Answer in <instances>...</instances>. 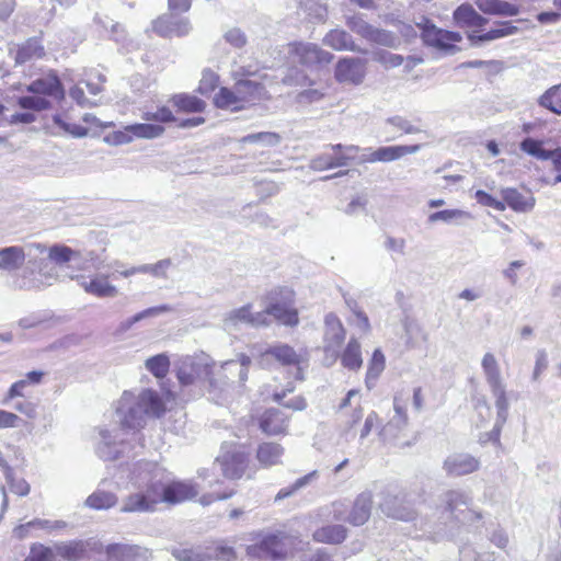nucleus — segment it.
<instances>
[{
	"instance_id": "nucleus-1",
	"label": "nucleus",
	"mask_w": 561,
	"mask_h": 561,
	"mask_svg": "<svg viewBox=\"0 0 561 561\" xmlns=\"http://www.w3.org/2000/svg\"><path fill=\"white\" fill-rule=\"evenodd\" d=\"M129 482L135 491L123 501V513L152 512L161 502L180 503L198 494L191 482L172 481L171 473L153 461L140 460L133 465Z\"/></svg>"
},
{
	"instance_id": "nucleus-2",
	"label": "nucleus",
	"mask_w": 561,
	"mask_h": 561,
	"mask_svg": "<svg viewBox=\"0 0 561 561\" xmlns=\"http://www.w3.org/2000/svg\"><path fill=\"white\" fill-rule=\"evenodd\" d=\"M165 412V404L161 396L151 389H142L137 394L125 391L116 409L119 417L121 428L112 431L105 427L99 430L100 442L96 445V455L105 460H114L124 453L125 439L118 438V433L130 430L133 437L142 447V435L140 430L145 427L148 419H159Z\"/></svg>"
},
{
	"instance_id": "nucleus-3",
	"label": "nucleus",
	"mask_w": 561,
	"mask_h": 561,
	"mask_svg": "<svg viewBox=\"0 0 561 561\" xmlns=\"http://www.w3.org/2000/svg\"><path fill=\"white\" fill-rule=\"evenodd\" d=\"M250 364V357L241 354L239 360H227L217 367L209 355L201 353L180 358L176 363V377L183 389L208 385L209 393L216 394L225 391L228 380L234 375L243 383L248 379Z\"/></svg>"
},
{
	"instance_id": "nucleus-4",
	"label": "nucleus",
	"mask_w": 561,
	"mask_h": 561,
	"mask_svg": "<svg viewBox=\"0 0 561 561\" xmlns=\"http://www.w3.org/2000/svg\"><path fill=\"white\" fill-rule=\"evenodd\" d=\"M481 368L485 378V382L490 388L492 397L494 398V405L496 408V421L494 424L493 433L497 439L501 430L508 417L510 401L506 391V383L501 375L500 364L493 353L488 352L483 355L481 359Z\"/></svg>"
},
{
	"instance_id": "nucleus-5",
	"label": "nucleus",
	"mask_w": 561,
	"mask_h": 561,
	"mask_svg": "<svg viewBox=\"0 0 561 561\" xmlns=\"http://www.w3.org/2000/svg\"><path fill=\"white\" fill-rule=\"evenodd\" d=\"M444 510L440 513V524L450 529L456 524L470 523L481 518V514L470 507L471 497L468 493L459 490H450L444 494Z\"/></svg>"
},
{
	"instance_id": "nucleus-6",
	"label": "nucleus",
	"mask_w": 561,
	"mask_h": 561,
	"mask_svg": "<svg viewBox=\"0 0 561 561\" xmlns=\"http://www.w3.org/2000/svg\"><path fill=\"white\" fill-rule=\"evenodd\" d=\"M293 546V540L284 533L265 534L257 541L247 547L250 558L280 560L284 559Z\"/></svg>"
},
{
	"instance_id": "nucleus-7",
	"label": "nucleus",
	"mask_w": 561,
	"mask_h": 561,
	"mask_svg": "<svg viewBox=\"0 0 561 561\" xmlns=\"http://www.w3.org/2000/svg\"><path fill=\"white\" fill-rule=\"evenodd\" d=\"M371 508L373 493L364 491L357 495L351 510L343 502L333 503L332 515L335 520H345L353 526H362L369 519Z\"/></svg>"
},
{
	"instance_id": "nucleus-8",
	"label": "nucleus",
	"mask_w": 561,
	"mask_h": 561,
	"mask_svg": "<svg viewBox=\"0 0 561 561\" xmlns=\"http://www.w3.org/2000/svg\"><path fill=\"white\" fill-rule=\"evenodd\" d=\"M267 312L285 325H296L298 323V312L294 308L293 290L279 288L271 291Z\"/></svg>"
},
{
	"instance_id": "nucleus-9",
	"label": "nucleus",
	"mask_w": 561,
	"mask_h": 561,
	"mask_svg": "<svg viewBox=\"0 0 561 561\" xmlns=\"http://www.w3.org/2000/svg\"><path fill=\"white\" fill-rule=\"evenodd\" d=\"M416 26L421 31V38L424 45L438 50L454 51L456 50L455 43L461 41L459 33L438 28L427 19H423Z\"/></svg>"
},
{
	"instance_id": "nucleus-10",
	"label": "nucleus",
	"mask_w": 561,
	"mask_h": 561,
	"mask_svg": "<svg viewBox=\"0 0 561 561\" xmlns=\"http://www.w3.org/2000/svg\"><path fill=\"white\" fill-rule=\"evenodd\" d=\"M290 57L308 68H318L328 65L333 54L321 49L317 44L296 42L288 45Z\"/></svg>"
},
{
	"instance_id": "nucleus-11",
	"label": "nucleus",
	"mask_w": 561,
	"mask_h": 561,
	"mask_svg": "<svg viewBox=\"0 0 561 561\" xmlns=\"http://www.w3.org/2000/svg\"><path fill=\"white\" fill-rule=\"evenodd\" d=\"M247 456L239 447L224 445L220 455L214 462V469H219L228 479H239L244 472Z\"/></svg>"
},
{
	"instance_id": "nucleus-12",
	"label": "nucleus",
	"mask_w": 561,
	"mask_h": 561,
	"mask_svg": "<svg viewBox=\"0 0 561 561\" xmlns=\"http://www.w3.org/2000/svg\"><path fill=\"white\" fill-rule=\"evenodd\" d=\"M47 257L58 265L72 262L75 263L73 266L79 271L85 270L88 263L99 267L95 264L98 256L93 251L81 252L64 244H54L47 249Z\"/></svg>"
},
{
	"instance_id": "nucleus-13",
	"label": "nucleus",
	"mask_w": 561,
	"mask_h": 561,
	"mask_svg": "<svg viewBox=\"0 0 561 561\" xmlns=\"http://www.w3.org/2000/svg\"><path fill=\"white\" fill-rule=\"evenodd\" d=\"M172 556L179 561H234L236 556L232 548L215 547L209 548L207 552L192 548H175Z\"/></svg>"
},
{
	"instance_id": "nucleus-14",
	"label": "nucleus",
	"mask_w": 561,
	"mask_h": 561,
	"mask_svg": "<svg viewBox=\"0 0 561 561\" xmlns=\"http://www.w3.org/2000/svg\"><path fill=\"white\" fill-rule=\"evenodd\" d=\"M106 274H95L91 277L83 275L76 276L80 287L89 295L98 298H114L118 295V289L111 284Z\"/></svg>"
},
{
	"instance_id": "nucleus-15",
	"label": "nucleus",
	"mask_w": 561,
	"mask_h": 561,
	"mask_svg": "<svg viewBox=\"0 0 561 561\" xmlns=\"http://www.w3.org/2000/svg\"><path fill=\"white\" fill-rule=\"evenodd\" d=\"M153 31L162 37L184 36L191 31V24L186 18L173 13L163 14L152 23Z\"/></svg>"
},
{
	"instance_id": "nucleus-16",
	"label": "nucleus",
	"mask_w": 561,
	"mask_h": 561,
	"mask_svg": "<svg viewBox=\"0 0 561 561\" xmlns=\"http://www.w3.org/2000/svg\"><path fill=\"white\" fill-rule=\"evenodd\" d=\"M267 358H273L283 366L294 367V378L296 380L304 379L302 370L300 368L301 355L298 354L291 346L287 344L274 345L264 352L263 359Z\"/></svg>"
},
{
	"instance_id": "nucleus-17",
	"label": "nucleus",
	"mask_w": 561,
	"mask_h": 561,
	"mask_svg": "<svg viewBox=\"0 0 561 561\" xmlns=\"http://www.w3.org/2000/svg\"><path fill=\"white\" fill-rule=\"evenodd\" d=\"M480 468V461L467 453L449 455L443 465V469L450 477H461L476 472Z\"/></svg>"
},
{
	"instance_id": "nucleus-18",
	"label": "nucleus",
	"mask_w": 561,
	"mask_h": 561,
	"mask_svg": "<svg viewBox=\"0 0 561 561\" xmlns=\"http://www.w3.org/2000/svg\"><path fill=\"white\" fill-rule=\"evenodd\" d=\"M366 73L365 64L360 58H343L335 67V79L342 83L359 84Z\"/></svg>"
},
{
	"instance_id": "nucleus-19",
	"label": "nucleus",
	"mask_w": 561,
	"mask_h": 561,
	"mask_svg": "<svg viewBox=\"0 0 561 561\" xmlns=\"http://www.w3.org/2000/svg\"><path fill=\"white\" fill-rule=\"evenodd\" d=\"M106 561H149L148 549L136 545L112 543L105 547Z\"/></svg>"
},
{
	"instance_id": "nucleus-20",
	"label": "nucleus",
	"mask_w": 561,
	"mask_h": 561,
	"mask_svg": "<svg viewBox=\"0 0 561 561\" xmlns=\"http://www.w3.org/2000/svg\"><path fill=\"white\" fill-rule=\"evenodd\" d=\"M380 508L387 516L394 519L409 522L415 517L414 510L399 494L386 493Z\"/></svg>"
},
{
	"instance_id": "nucleus-21",
	"label": "nucleus",
	"mask_w": 561,
	"mask_h": 561,
	"mask_svg": "<svg viewBox=\"0 0 561 561\" xmlns=\"http://www.w3.org/2000/svg\"><path fill=\"white\" fill-rule=\"evenodd\" d=\"M37 248L33 247H7L0 249V270L4 272H15L22 267L26 256H32Z\"/></svg>"
},
{
	"instance_id": "nucleus-22",
	"label": "nucleus",
	"mask_w": 561,
	"mask_h": 561,
	"mask_svg": "<svg viewBox=\"0 0 561 561\" xmlns=\"http://www.w3.org/2000/svg\"><path fill=\"white\" fill-rule=\"evenodd\" d=\"M421 149L420 145H398V146H388L380 147L369 154H365L362 157L363 162H391L398 160L407 154L416 153Z\"/></svg>"
},
{
	"instance_id": "nucleus-23",
	"label": "nucleus",
	"mask_w": 561,
	"mask_h": 561,
	"mask_svg": "<svg viewBox=\"0 0 561 561\" xmlns=\"http://www.w3.org/2000/svg\"><path fill=\"white\" fill-rule=\"evenodd\" d=\"M27 91L37 95H49L56 100L64 99L65 92L57 76L49 75L33 81Z\"/></svg>"
},
{
	"instance_id": "nucleus-24",
	"label": "nucleus",
	"mask_w": 561,
	"mask_h": 561,
	"mask_svg": "<svg viewBox=\"0 0 561 561\" xmlns=\"http://www.w3.org/2000/svg\"><path fill=\"white\" fill-rule=\"evenodd\" d=\"M288 416L278 409L266 410L260 420L261 430L267 435H278L286 432Z\"/></svg>"
},
{
	"instance_id": "nucleus-25",
	"label": "nucleus",
	"mask_w": 561,
	"mask_h": 561,
	"mask_svg": "<svg viewBox=\"0 0 561 561\" xmlns=\"http://www.w3.org/2000/svg\"><path fill=\"white\" fill-rule=\"evenodd\" d=\"M325 333H324V341H325V348L328 351H335L341 346L345 339V330L343 328V324L341 323L340 319L333 314L329 313L325 316Z\"/></svg>"
},
{
	"instance_id": "nucleus-26",
	"label": "nucleus",
	"mask_w": 561,
	"mask_h": 561,
	"mask_svg": "<svg viewBox=\"0 0 561 561\" xmlns=\"http://www.w3.org/2000/svg\"><path fill=\"white\" fill-rule=\"evenodd\" d=\"M393 416L379 431V435L383 438L388 436L394 437L398 432L408 425L409 417L407 409L397 397L393 399Z\"/></svg>"
},
{
	"instance_id": "nucleus-27",
	"label": "nucleus",
	"mask_w": 561,
	"mask_h": 561,
	"mask_svg": "<svg viewBox=\"0 0 561 561\" xmlns=\"http://www.w3.org/2000/svg\"><path fill=\"white\" fill-rule=\"evenodd\" d=\"M517 31V26L513 25L512 22L502 21L496 23L495 28H492L481 35H477L476 33L469 34L468 38L472 46H481L485 42L514 35Z\"/></svg>"
},
{
	"instance_id": "nucleus-28",
	"label": "nucleus",
	"mask_w": 561,
	"mask_h": 561,
	"mask_svg": "<svg viewBox=\"0 0 561 561\" xmlns=\"http://www.w3.org/2000/svg\"><path fill=\"white\" fill-rule=\"evenodd\" d=\"M503 203L515 211L528 213L535 207L536 199L531 193L522 194L516 188L502 191Z\"/></svg>"
},
{
	"instance_id": "nucleus-29",
	"label": "nucleus",
	"mask_w": 561,
	"mask_h": 561,
	"mask_svg": "<svg viewBox=\"0 0 561 561\" xmlns=\"http://www.w3.org/2000/svg\"><path fill=\"white\" fill-rule=\"evenodd\" d=\"M234 88L239 95V100L244 104V108L260 101L265 92V88L262 83L252 80H238L234 83Z\"/></svg>"
},
{
	"instance_id": "nucleus-30",
	"label": "nucleus",
	"mask_w": 561,
	"mask_h": 561,
	"mask_svg": "<svg viewBox=\"0 0 561 561\" xmlns=\"http://www.w3.org/2000/svg\"><path fill=\"white\" fill-rule=\"evenodd\" d=\"M285 449L280 444L266 442L259 445L256 459L264 468H270L282 462Z\"/></svg>"
},
{
	"instance_id": "nucleus-31",
	"label": "nucleus",
	"mask_w": 561,
	"mask_h": 561,
	"mask_svg": "<svg viewBox=\"0 0 561 561\" xmlns=\"http://www.w3.org/2000/svg\"><path fill=\"white\" fill-rule=\"evenodd\" d=\"M252 305L247 304L240 308L226 312L222 317V328L227 332L239 330L240 325H250Z\"/></svg>"
},
{
	"instance_id": "nucleus-32",
	"label": "nucleus",
	"mask_w": 561,
	"mask_h": 561,
	"mask_svg": "<svg viewBox=\"0 0 561 561\" xmlns=\"http://www.w3.org/2000/svg\"><path fill=\"white\" fill-rule=\"evenodd\" d=\"M474 3L485 14L514 16L519 12L517 5L503 0H476Z\"/></svg>"
},
{
	"instance_id": "nucleus-33",
	"label": "nucleus",
	"mask_w": 561,
	"mask_h": 561,
	"mask_svg": "<svg viewBox=\"0 0 561 561\" xmlns=\"http://www.w3.org/2000/svg\"><path fill=\"white\" fill-rule=\"evenodd\" d=\"M454 19L457 25L463 26H482L488 20L480 15L471 4L463 3L454 12Z\"/></svg>"
},
{
	"instance_id": "nucleus-34",
	"label": "nucleus",
	"mask_w": 561,
	"mask_h": 561,
	"mask_svg": "<svg viewBox=\"0 0 561 561\" xmlns=\"http://www.w3.org/2000/svg\"><path fill=\"white\" fill-rule=\"evenodd\" d=\"M347 529L342 525H328L313 533V539L318 542L337 545L345 540Z\"/></svg>"
},
{
	"instance_id": "nucleus-35",
	"label": "nucleus",
	"mask_w": 561,
	"mask_h": 561,
	"mask_svg": "<svg viewBox=\"0 0 561 561\" xmlns=\"http://www.w3.org/2000/svg\"><path fill=\"white\" fill-rule=\"evenodd\" d=\"M323 43L335 50L358 51L353 37L343 30H332L323 38Z\"/></svg>"
},
{
	"instance_id": "nucleus-36",
	"label": "nucleus",
	"mask_w": 561,
	"mask_h": 561,
	"mask_svg": "<svg viewBox=\"0 0 561 561\" xmlns=\"http://www.w3.org/2000/svg\"><path fill=\"white\" fill-rule=\"evenodd\" d=\"M170 102L181 112L201 113L205 110L206 103L195 95L186 93L174 94Z\"/></svg>"
},
{
	"instance_id": "nucleus-37",
	"label": "nucleus",
	"mask_w": 561,
	"mask_h": 561,
	"mask_svg": "<svg viewBox=\"0 0 561 561\" xmlns=\"http://www.w3.org/2000/svg\"><path fill=\"white\" fill-rule=\"evenodd\" d=\"M386 366V358L382 352L377 348L374 351L373 356L369 360L365 383L366 387L370 390L376 386L377 379L383 371Z\"/></svg>"
},
{
	"instance_id": "nucleus-38",
	"label": "nucleus",
	"mask_w": 561,
	"mask_h": 561,
	"mask_svg": "<svg viewBox=\"0 0 561 561\" xmlns=\"http://www.w3.org/2000/svg\"><path fill=\"white\" fill-rule=\"evenodd\" d=\"M539 106L561 115V83L550 87L538 98Z\"/></svg>"
},
{
	"instance_id": "nucleus-39",
	"label": "nucleus",
	"mask_w": 561,
	"mask_h": 561,
	"mask_svg": "<svg viewBox=\"0 0 561 561\" xmlns=\"http://www.w3.org/2000/svg\"><path fill=\"white\" fill-rule=\"evenodd\" d=\"M44 55V47L36 38H30L15 53V62L25 64L28 60L41 58Z\"/></svg>"
},
{
	"instance_id": "nucleus-40",
	"label": "nucleus",
	"mask_w": 561,
	"mask_h": 561,
	"mask_svg": "<svg viewBox=\"0 0 561 561\" xmlns=\"http://www.w3.org/2000/svg\"><path fill=\"white\" fill-rule=\"evenodd\" d=\"M215 105L219 108L240 111L244 108V104L239 100L236 88L232 90L228 88H221L214 99Z\"/></svg>"
},
{
	"instance_id": "nucleus-41",
	"label": "nucleus",
	"mask_w": 561,
	"mask_h": 561,
	"mask_svg": "<svg viewBox=\"0 0 561 561\" xmlns=\"http://www.w3.org/2000/svg\"><path fill=\"white\" fill-rule=\"evenodd\" d=\"M117 496L113 492L96 490L85 500V505L93 510H108L117 504Z\"/></svg>"
},
{
	"instance_id": "nucleus-42",
	"label": "nucleus",
	"mask_w": 561,
	"mask_h": 561,
	"mask_svg": "<svg viewBox=\"0 0 561 561\" xmlns=\"http://www.w3.org/2000/svg\"><path fill=\"white\" fill-rule=\"evenodd\" d=\"M342 365L351 370H357L362 367L360 344L356 339H351L341 357Z\"/></svg>"
},
{
	"instance_id": "nucleus-43",
	"label": "nucleus",
	"mask_w": 561,
	"mask_h": 561,
	"mask_svg": "<svg viewBox=\"0 0 561 561\" xmlns=\"http://www.w3.org/2000/svg\"><path fill=\"white\" fill-rule=\"evenodd\" d=\"M87 543L83 541H70L56 545V552L66 560H79L84 556Z\"/></svg>"
},
{
	"instance_id": "nucleus-44",
	"label": "nucleus",
	"mask_w": 561,
	"mask_h": 561,
	"mask_svg": "<svg viewBox=\"0 0 561 561\" xmlns=\"http://www.w3.org/2000/svg\"><path fill=\"white\" fill-rule=\"evenodd\" d=\"M368 42L394 49L398 48L401 44L400 38L393 32L375 26L371 31Z\"/></svg>"
},
{
	"instance_id": "nucleus-45",
	"label": "nucleus",
	"mask_w": 561,
	"mask_h": 561,
	"mask_svg": "<svg viewBox=\"0 0 561 561\" xmlns=\"http://www.w3.org/2000/svg\"><path fill=\"white\" fill-rule=\"evenodd\" d=\"M239 141L242 144H262L266 147H275L280 144L282 137L277 133L260 131L243 136Z\"/></svg>"
},
{
	"instance_id": "nucleus-46",
	"label": "nucleus",
	"mask_w": 561,
	"mask_h": 561,
	"mask_svg": "<svg viewBox=\"0 0 561 561\" xmlns=\"http://www.w3.org/2000/svg\"><path fill=\"white\" fill-rule=\"evenodd\" d=\"M169 311H172V307L169 306V305H161V306H156V307H151V308H148V309H145L138 313H136L135 316L126 319L123 323H122V327L123 329L125 330H129L135 323L144 320V319H147V318H152V317H158L164 312H169Z\"/></svg>"
},
{
	"instance_id": "nucleus-47",
	"label": "nucleus",
	"mask_w": 561,
	"mask_h": 561,
	"mask_svg": "<svg viewBox=\"0 0 561 561\" xmlns=\"http://www.w3.org/2000/svg\"><path fill=\"white\" fill-rule=\"evenodd\" d=\"M145 366L154 377L163 378L169 371L170 360L165 354H158L148 358Z\"/></svg>"
},
{
	"instance_id": "nucleus-48",
	"label": "nucleus",
	"mask_w": 561,
	"mask_h": 561,
	"mask_svg": "<svg viewBox=\"0 0 561 561\" xmlns=\"http://www.w3.org/2000/svg\"><path fill=\"white\" fill-rule=\"evenodd\" d=\"M130 130L134 139H154L164 133V128L161 125L154 124H133L130 125Z\"/></svg>"
},
{
	"instance_id": "nucleus-49",
	"label": "nucleus",
	"mask_w": 561,
	"mask_h": 561,
	"mask_svg": "<svg viewBox=\"0 0 561 561\" xmlns=\"http://www.w3.org/2000/svg\"><path fill=\"white\" fill-rule=\"evenodd\" d=\"M25 247L38 248L35 252H32V256H26L27 268L31 272L42 271L47 259V248L42 243H28Z\"/></svg>"
},
{
	"instance_id": "nucleus-50",
	"label": "nucleus",
	"mask_w": 561,
	"mask_h": 561,
	"mask_svg": "<svg viewBox=\"0 0 561 561\" xmlns=\"http://www.w3.org/2000/svg\"><path fill=\"white\" fill-rule=\"evenodd\" d=\"M519 147L522 151L529 156H533L542 161L549 160L548 152L550 150L543 149L542 142L540 140L527 137L520 142Z\"/></svg>"
},
{
	"instance_id": "nucleus-51",
	"label": "nucleus",
	"mask_w": 561,
	"mask_h": 561,
	"mask_svg": "<svg viewBox=\"0 0 561 561\" xmlns=\"http://www.w3.org/2000/svg\"><path fill=\"white\" fill-rule=\"evenodd\" d=\"M316 477H317V471H312V472L297 479L293 484L280 489L275 496V501H280L283 499L291 496L297 491H299L300 489L308 485L311 482V480L314 479Z\"/></svg>"
},
{
	"instance_id": "nucleus-52",
	"label": "nucleus",
	"mask_w": 561,
	"mask_h": 561,
	"mask_svg": "<svg viewBox=\"0 0 561 561\" xmlns=\"http://www.w3.org/2000/svg\"><path fill=\"white\" fill-rule=\"evenodd\" d=\"M469 218H471L470 214L465 210L445 209V210H439V211H435V213L431 214L428 216V221L430 222L444 221V222L449 224V222H453L458 219H469Z\"/></svg>"
},
{
	"instance_id": "nucleus-53",
	"label": "nucleus",
	"mask_w": 561,
	"mask_h": 561,
	"mask_svg": "<svg viewBox=\"0 0 561 561\" xmlns=\"http://www.w3.org/2000/svg\"><path fill=\"white\" fill-rule=\"evenodd\" d=\"M346 25L355 34L368 41L374 25L366 22L360 15H352L347 18Z\"/></svg>"
},
{
	"instance_id": "nucleus-54",
	"label": "nucleus",
	"mask_w": 561,
	"mask_h": 561,
	"mask_svg": "<svg viewBox=\"0 0 561 561\" xmlns=\"http://www.w3.org/2000/svg\"><path fill=\"white\" fill-rule=\"evenodd\" d=\"M374 60L379 62L386 68H397L400 67L404 58L399 54H393L388 50H377L374 53Z\"/></svg>"
},
{
	"instance_id": "nucleus-55",
	"label": "nucleus",
	"mask_w": 561,
	"mask_h": 561,
	"mask_svg": "<svg viewBox=\"0 0 561 561\" xmlns=\"http://www.w3.org/2000/svg\"><path fill=\"white\" fill-rule=\"evenodd\" d=\"M286 391H288V392L294 391V386L291 385V382L288 383L286 390H283L280 392L276 391L273 394L274 400L276 402L280 403L282 405L293 409V410H304L306 408L307 404L302 397H295L287 402H283L282 400L285 398Z\"/></svg>"
},
{
	"instance_id": "nucleus-56",
	"label": "nucleus",
	"mask_w": 561,
	"mask_h": 561,
	"mask_svg": "<svg viewBox=\"0 0 561 561\" xmlns=\"http://www.w3.org/2000/svg\"><path fill=\"white\" fill-rule=\"evenodd\" d=\"M134 140L130 125L125 126L122 130H115L104 137V141L111 146H121L129 144Z\"/></svg>"
},
{
	"instance_id": "nucleus-57",
	"label": "nucleus",
	"mask_w": 561,
	"mask_h": 561,
	"mask_svg": "<svg viewBox=\"0 0 561 561\" xmlns=\"http://www.w3.org/2000/svg\"><path fill=\"white\" fill-rule=\"evenodd\" d=\"M19 105L25 110L42 111L49 107V101L41 95L21 96L19 99Z\"/></svg>"
},
{
	"instance_id": "nucleus-58",
	"label": "nucleus",
	"mask_w": 561,
	"mask_h": 561,
	"mask_svg": "<svg viewBox=\"0 0 561 561\" xmlns=\"http://www.w3.org/2000/svg\"><path fill=\"white\" fill-rule=\"evenodd\" d=\"M53 121H54L55 125H57L64 131H66L67 134L71 135L76 138H82L88 135V128H85L81 125H78V124L67 123L61 118L60 115H55Z\"/></svg>"
},
{
	"instance_id": "nucleus-59",
	"label": "nucleus",
	"mask_w": 561,
	"mask_h": 561,
	"mask_svg": "<svg viewBox=\"0 0 561 561\" xmlns=\"http://www.w3.org/2000/svg\"><path fill=\"white\" fill-rule=\"evenodd\" d=\"M219 77L214 71L204 70L197 90L202 95H208L216 89Z\"/></svg>"
},
{
	"instance_id": "nucleus-60",
	"label": "nucleus",
	"mask_w": 561,
	"mask_h": 561,
	"mask_svg": "<svg viewBox=\"0 0 561 561\" xmlns=\"http://www.w3.org/2000/svg\"><path fill=\"white\" fill-rule=\"evenodd\" d=\"M54 552L42 543H34L24 561H53Z\"/></svg>"
},
{
	"instance_id": "nucleus-61",
	"label": "nucleus",
	"mask_w": 561,
	"mask_h": 561,
	"mask_svg": "<svg viewBox=\"0 0 561 561\" xmlns=\"http://www.w3.org/2000/svg\"><path fill=\"white\" fill-rule=\"evenodd\" d=\"M224 39L233 48L240 49L247 45L248 38L244 32L238 27H232L224 34Z\"/></svg>"
},
{
	"instance_id": "nucleus-62",
	"label": "nucleus",
	"mask_w": 561,
	"mask_h": 561,
	"mask_svg": "<svg viewBox=\"0 0 561 561\" xmlns=\"http://www.w3.org/2000/svg\"><path fill=\"white\" fill-rule=\"evenodd\" d=\"M142 118L145 121H156L160 123L175 122V116L167 106H161L156 112H145Z\"/></svg>"
},
{
	"instance_id": "nucleus-63",
	"label": "nucleus",
	"mask_w": 561,
	"mask_h": 561,
	"mask_svg": "<svg viewBox=\"0 0 561 561\" xmlns=\"http://www.w3.org/2000/svg\"><path fill=\"white\" fill-rule=\"evenodd\" d=\"M477 202L483 206L491 207L495 210L503 211L505 209V204L501 201H497L492 195L488 194L482 190H478L474 194Z\"/></svg>"
},
{
	"instance_id": "nucleus-64",
	"label": "nucleus",
	"mask_w": 561,
	"mask_h": 561,
	"mask_svg": "<svg viewBox=\"0 0 561 561\" xmlns=\"http://www.w3.org/2000/svg\"><path fill=\"white\" fill-rule=\"evenodd\" d=\"M5 480H7V483H8L11 492H13L20 496H25L30 493V484L24 479L16 480L14 478L13 470H11V479L5 478Z\"/></svg>"
}]
</instances>
